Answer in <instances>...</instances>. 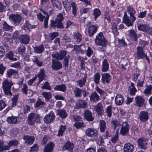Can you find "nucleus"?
<instances>
[{
    "instance_id": "obj_1",
    "label": "nucleus",
    "mask_w": 152,
    "mask_h": 152,
    "mask_svg": "<svg viewBox=\"0 0 152 152\" xmlns=\"http://www.w3.org/2000/svg\"><path fill=\"white\" fill-rule=\"evenodd\" d=\"M136 50V52L134 55L135 58L138 60L145 58L148 63L149 64L150 62L149 58L147 56V53H145L143 48L140 46H138L137 47Z\"/></svg>"
},
{
    "instance_id": "obj_2",
    "label": "nucleus",
    "mask_w": 152,
    "mask_h": 152,
    "mask_svg": "<svg viewBox=\"0 0 152 152\" xmlns=\"http://www.w3.org/2000/svg\"><path fill=\"white\" fill-rule=\"evenodd\" d=\"M40 116L39 114L32 113L28 115L27 121L29 125L32 126L36 123H38L40 121Z\"/></svg>"
},
{
    "instance_id": "obj_3",
    "label": "nucleus",
    "mask_w": 152,
    "mask_h": 152,
    "mask_svg": "<svg viewBox=\"0 0 152 152\" xmlns=\"http://www.w3.org/2000/svg\"><path fill=\"white\" fill-rule=\"evenodd\" d=\"M13 85L12 82L10 80H6L3 81L2 88L5 95L10 96L12 95V93L11 91V88Z\"/></svg>"
},
{
    "instance_id": "obj_4",
    "label": "nucleus",
    "mask_w": 152,
    "mask_h": 152,
    "mask_svg": "<svg viewBox=\"0 0 152 152\" xmlns=\"http://www.w3.org/2000/svg\"><path fill=\"white\" fill-rule=\"evenodd\" d=\"M64 19L63 15L61 14H59L57 16L56 20H51L50 25L51 27L54 28L57 27L58 28H64V26L63 25L62 22Z\"/></svg>"
},
{
    "instance_id": "obj_5",
    "label": "nucleus",
    "mask_w": 152,
    "mask_h": 152,
    "mask_svg": "<svg viewBox=\"0 0 152 152\" xmlns=\"http://www.w3.org/2000/svg\"><path fill=\"white\" fill-rule=\"evenodd\" d=\"M9 18L10 21L15 26L18 25L21 22L22 19V16L18 14L10 15Z\"/></svg>"
},
{
    "instance_id": "obj_6",
    "label": "nucleus",
    "mask_w": 152,
    "mask_h": 152,
    "mask_svg": "<svg viewBox=\"0 0 152 152\" xmlns=\"http://www.w3.org/2000/svg\"><path fill=\"white\" fill-rule=\"evenodd\" d=\"M95 42L96 45H99L100 44H106L107 41L102 32H100L96 35L95 39Z\"/></svg>"
},
{
    "instance_id": "obj_7",
    "label": "nucleus",
    "mask_w": 152,
    "mask_h": 152,
    "mask_svg": "<svg viewBox=\"0 0 152 152\" xmlns=\"http://www.w3.org/2000/svg\"><path fill=\"white\" fill-rule=\"evenodd\" d=\"M67 53L66 50H61L59 53L57 52L56 53L52 54V56L53 58H55L56 59L62 60L65 57Z\"/></svg>"
},
{
    "instance_id": "obj_8",
    "label": "nucleus",
    "mask_w": 152,
    "mask_h": 152,
    "mask_svg": "<svg viewBox=\"0 0 152 152\" xmlns=\"http://www.w3.org/2000/svg\"><path fill=\"white\" fill-rule=\"evenodd\" d=\"M130 126L127 122H124L122 124L120 134L123 136L126 135L129 132Z\"/></svg>"
},
{
    "instance_id": "obj_9",
    "label": "nucleus",
    "mask_w": 152,
    "mask_h": 152,
    "mask_svg": "<svg viewBox=\"0 0 152 152\" xmlns=\"http://www.w3.org/2000/svg\"><path fill=\"white\" fill-rule=\"evenodd\" d=\"M138 146L142 149L145 150L148 148L147 140L143 137H140L137 139Z\"/></svg>"
},
{
    "instance_id": "obj_10",
    "label": "nucleus",
    "mask_w": 152,
    "mask_h": 152,
    "mask_svg": "<svg viewBox=\"0 0 152 152\" xmlns=\"http://www.w3.org/2000/svg\"><path fill=\"white\" fill-rule=\"evenodd\" d=\"M86 135L89 137H94L98 135V131L95 128H90L87 129L85 131Z\"/></svg>"
},
{
    "instance_id": "obj_11",
    "label": "nucleus",
    "mask_w": 152,
    "mask_h": 152,
    "mask_svg": "<svg viewBox=\"0 0 152 152\" xmlns=\"http://www.w3.org/2000/svg\"><path fill=\"white\" fill-rule=\"evenodd\" d=\"M58 60L56 58L52 59L51 66L52 69L58 70L62 67L61 62Z\"/></svg>"
},
{
    "instance_id": "obj_12",
    "label": "nucleus",
    "mask_w": 152,
    "mask_h": 152,
    "mask_svg": "<svg viewBox=\"0 0 152 152\" xmlns=\"http://www.w3.org/2000/svg\"><path fill=\"white\" fill-rule=\"evenodd\" d=\"M130 18L126 16L123 18V22L128 26H132L133 22L136 20V18L135 17H130Z\"/></svg>"
},
{
    "instance_id": "obj_13",
    "label": "nucleus",
    "mask_w": 152,
    "mask_h": 152,
    "mask_svg": "<svg viewBox=\"0 0 152 152\" xmlns=\"http://www.w3.org/2000/svg\"><path fill=\"white\" fill-rule=\"evenodd\" d=\"M137 28L139 30L147 32L150 35H152V31L151 30L149 26L147 25H140L138 26Z\"/></svg>"
},
{
    "instance_id": "obj_14",
    "label": "nucleus",
    "mask_w": 152,
    "mask_h": 152,
    "mask_svg": "<svg viewBox=\"0 0 152 152\" xmlns=\"http://www.w3.org/2000/svg\"><path fill=\"white\" fill-rule=\"evenodd\" d=\"M19 40L21 43L24 44H28L30 40V37L27 35H22L18 38Z\"/></svg>"
},
{
    "instance_id": "obj_15",
    "label": "nucleus",
    "mask_w": 152,
    "mask_h": 152,
    "mask_svg": "<svg viewBox=\"0 0 152 152\" xmlns=\"http://www.w3.org/2000/svg\"><path fill=\"white\" fill-rule=\"evenodd\" d=\"M111 76L108 73L102 74L101 81L103 84L108 83L111 80Z\"/></svg>"
},
{
    "instance_id": "obj_16",
    "label": "nucleus",
    "mask_w": 152,
    "mask_h": 152,
    "mask_svg": "<svg viewBox=\"0 0 152 152\" xmlns=\"http://www.w3.org/2000/svg\"><path fill=\"white\" fill-rule=\"evenodd\" d=\"M94 109L98 115H101L103 113V107L101 102L98 103L95 106Z\"/></svg>"
},
{
    "instance_id": "obj_17",
    "label": "nucleus",
    "mask_w": 152,
    "mask_h": 152,
    "mask_svg": "<svg viewBox=\"0 0 152 152\" xmlns=\"http://www.w3.org/2000/svg\"><path fill=\"white\" fill-rule=\"evenodd\" d=\"M55 118V115L52 113L46 115L44 118V121L46 124L53 121Z\"/></svg>"
},
{
    "instance_id": "obj_18",
    "label": "nucleus",
    "mask_w": 152,
    "mask_h": 152,
    "mask_svg": "<svg viewBox=\"0 0 152 152\" xmlns=\"http://www.w3.org/2000/svg\"><path fill=\"white\" fill-rule=\"evenodd\" d=\"M135 105L139 107H141L145 101V99L141 96H138L135 97Z\"/></svg>"
},
{
    "instance_id": "obj_19",
    "label": "nucleus",
    "mask_w": 152,
    "mask_h": 152,
    "mask_svg": "<svg viewBox=\"0 0 152 152\" xmlns=\"http://www.w3.org/2000/svg\"><path fill=\"white\" fill-rule=\"evenodd\" d=\"M73 148V143L70 142V141H68L64 143L62 149L64 151L68 150L69 151H71L72 150Z\"/></svg>"
},
{
    "instance_id": "obj_20",
    "label": "nucleus",
    "mask_w": 152,
    "mask_h": 152,
    "mask_svg": "<svg viewBox=\"0 0 152 152\" xmlns=\"http://www.w3.org/2000/svg\"><path fill=\"white\" fill-rule=\"evenodd\" d=\"M139 118L140 120L142 122L146 121L148 118V115L147 112L142 111L140 113Z\"/></svg>"
},
{
    "instance_id": "obj_21",
    "label": "nucleus",
    "mask_w": 152,
    "mask_h": 152,
    "mask_svg": "<svg viewBox=\"0 0 152 152\" xmlns=\"http://www.w3.org/2000/svg\"><path fill=\"white\" fill-rule=\"evenodd\" d=\"M127 34L134 41H136L137 40V34L134 30L132 29L128 31L127 32Z\"/></svg>"
},
{
    "instance_id": "obj_22",
    "label": "nucleus",
    "mask_w": 152,
    "mask_h": 152,
    "mask_svg": "<svg viewBox=\"0 0 152 152\" xmlns=\"http://www.w3.org/2000/svg\"><path fill=\"white\" fill-rule=\"evenodd\" d=\"M23 139L25 141V143H27L28 144H33L35 140L34 137L26 135H24Z\"/></svg>"
},
{
    "instance_id": "obj_23",
    "label": "nucleus",
    "mask_w": 152,
    "mask_h": 152,
    "mask_svg": "<svg viewBox=\"0 0 152 152\" xmlns=\"http://www.w3.org/2000/svg\"><path fill=\"white\" fill-rule=\"evenodd\" d=\"M89 97L90 101L91 102H96L100 99L99 96L96 92L92 93Z\"/></svg>"
},
{
    "instance_id": "obj_24",
    "label": "nucleus",
    "mask_w": 152,
    "mask_h": 152,
    "mask_svg": "<svg viewBox=\"0 0 152 152\" xmlns=\"http://www.w3.org/2000/svg\"><path fill=\"white\" fill-rule=\"evenodd\" d=\"M124 99L123 96L120 94H118L115 98V102L117 105H121L124 102Z\"/></svg>"
},
{
    "instance_id": "obj_25",
    "label": "nucleus",
    "mask_w": 152,
    "mask_h": 152,
    "mask_svg": "<svg viewBox=\"0 0 152 152\" xmlns=\"http://www.w3.org/2000/svg\"><path fill=\"white\" fill-rule=\"evenodd\" d=\"M134 149L133 145L130 143H127L124 146V150L125 152H133Z\"/></svg>"
},
{
    "instance_id": "obj_26",
    "label": "nucleus",
    "mask_w": 152,
    "mask_h": 152,
    "mask_svg": "<svg viewBox=\"0 0 152 152\" xmlns=\"http://www.w3.org/2000/svg\"><path fill=\"white\" fill-rule=\"evenodd\" d=\"M19 144V142L16 139H14L10 140L8 143V145H5L4 147L6 148V150H8L10 148L13 146H16Z\"/></svg>"
},
{
    "instance_id": "obj_27",
    "label": "nucleus",
    "mask_w": 152,
    "mask_h": 152,
    "mask_svg": "<svg viewBox=\"0 0 152 152\" xmlns=\"http://www.w3.org/2000/svg\"><path fill=\"white\" fill-rule=\"evenodd\" d=\"M97 27L93 25H90L88 29V34L90 36H92L96 33L97 31Z\"/></svg>"
},
{
    "instance_id": "obj_28",
    "label": "nucleus",
    "mask_w": 152,
    "mask_h": 152,
    "mask_svg": "<svg viewBox=\"0 0 152 152\" xmlns=\"http://www.w3.org/2000/svg\"><path fill=\"white\" fill-rule=\"evenodd\" d=\"M45 75L44 69L43 68L41 69L40 72L37 74V77L39 79V81L37 83L38 84H39L42 81L45 79Z\"/></svg>"
},
{
    "instance_id": "obj_29",
    "label": "nucleus",
    "mask_w": 152,
    "mask_h": 152,
    "mask_svg": "<svg viewBox=\"0 0 152 152\" xmlns=\"http://www.w3.org/2000/svg\"><path fill=\"white\" fill-rule=\"evenodd\" d=\"M85 118L89 121H92L94 119L92 113L88 110H86L85 112Z\"/></svg>"
},
{
    "instance_id": "obj_30",
    "label": "nucleus",
    "mask_w": 152,
    "mask_h": 152,
    "mask_svg": "<svg viewBox=\"0 0 152 152\" xmlns=\"http://www.w3.org/2000/svg\"><path fill=\"white\" fill-rule=\"evenodd\" d=\"M109 64L108 62L107 61L106 59H104L103 61L102 65V71L105 72L107 71L109 69Z\"/></svg>"
},
{
    "instance_id": "obj_31",
    "label": "nucleus",
    "mask_w": 152,
    "mask_h": 152,
    "mask_svg": "<svg viewBox=\"0 0 152 152\" xmlns=\"http://www.w3.org/2000/svg\"><path fill=\"white\" fill-rule=\"evenodd\" d=\"M32 61L35 64L37 65L39 67L43 66V63L42 61L39 60L38 57L36 56H33L31 58Z\"/></svg>"
},
{
    "instance_id": "obj_32",
    "label": "nucleus",
    "mask_w": 152,
    "mask_h": 152,
    "mask_svg": "<svg viewBox=\"0 0 152 152\" xmlns=\"http://www.w3.org/2000/svg\"><path fill=\"white\" fill-rule=\"evenodd\" d=\"M87 78V74L86 73H85L83 78V79L79 80L76 82L77 85L80 88L83 87L84 85H85Z\"/></svg>"
},
{
    "instance_id": "obj_33",
    "label": "nucleus",
    "mask_w": 152,
    "mask_h": 152,
    "mask_svg": "<svg viewBox=\"0 0 152 152\" xmlns=\"http://www.w3.org/2000/svg\"><path fill=\"white\" fill-rule=\"evenodd\" d=\"M54 146V145L53 142H49L45 147L44 152H52Z\"/></svg>"
},
{
    "instance_id": "obj_34",
    "label": "nucleus",
    "mask_w": 152,
    "mask_h": 152,
    "mask_svg": "<svg viewBox=\"0 0 152 152\" xmlns=\"http://www.w3.org/2000/svg\"><path fill=\"white\" fill-rule=\"evenodd\" d=\"M7 121L10 124H15L17 123V118L16 117L12 116L7 118Z\"/></svg>"
},
{
    "instance_id": "obj_35",
    "label": "nucleus",
    "mask_w": 152,
    "mask_h": 152,
    "mask_svg": "<svg viewBox=\"0 0 152 152\" xmlns=\"http://www.w3.org/2000/svg\"><path fill=\"white\" fill-rule=\"evenodd\" d=\"M54 90L56 91H61L64 92L66 90V87L64 84L56 85L54 87Z\"/></svg>"
},
{
    "instance_id": "obj_36",
    "label": "nucleus",
    "mask_w": 152,
    "mask_h": 152,
    "mask_svg": "<svg viewBox=\"0 0 152 152\" xmlns=\"http://www.w3.org/2000/svg\"><path fill=\"white\" fill-rule=\"evenodd\" d=\"M57 114L62 119L65 118L67 116V114L66 111L63 109L58 110Z\"/></svg>"
},
{
    "instance_id": "obj_37",
    "label": "nucleus",
    "mask_w": 152,
    "mask_h": 152,
    "mask_svg": "<svg viewBox=\"0 0 152 152\" xmlns=\"http://www.w3.org/2000/svg\"><path fill=\"white\" fill-rule=\"evenodd\" d=\"M99 127L101 132H104L107 128L105 122L103 120H100L99 124Z\"/></svg>"
},
{
    "instance_id": "obj_38",
    "label": "nucleus",
    "mask_w": 152,
    "mask_h": 152,
    "mask_svg": "<svg viewBox=\"0 0 152 152\" xmlns=\"http://www.w3.org/2000/svg\"><path fill=\"white\" fill-rule=\"evenodd\" d=\"M44 46L42 44L40 45L34 47V51L37 53H42L44 50Z\"/></svg>"
},
{
    "instance_id": "obj_39",
    "label": "nucleus",
    "mask_w": 152,
    "mask_h": 152,
    "mask_svg": "<svg viewBox=\"0 0 152 152\" xmlns=\"http://www.w3.org/2000/svg\"><path fill=\"white\" fill-rule=\"evenodd\" d=\"M87 103L84 100H79L76 104V106L78 108H84L86 107Z\"/></svg>"
},
{
    "instance_id": "obj_40",
    "label": "nucleus",
    "mask_w": 152,
    "mask_h": 152,
    "mask_svg": "<svg viewBox=\"0 0 152 152\" xmlns=\"http://www.w3.org/2000/svg\"><path fill=\"white\" fill-rule=\"evenodd\" d=\"M63 4L64 8L67 11L70 10L71 6V4L68 0L63 1Z\"/></svg>"
},
{
    "instance_id": "obj_41",
    "label": "nucleus",
    "mask_w": 152,
    "mask_h": 152,
    "mask_svg": "<svg viewBox=\"0 0 152 152\" xmlns=\"http://www.w3.org/2000/svg\"><path fill=\"white\" fill-rule=\"evenodd\" d=\"M42 95L45 98L46 101H49L52 98V95L50 92H43Z\"/></svg>"
},
{
    "instance_id": "obj_42",
    "label": "nucleus",
    "mask_w": 152,
    "mask_h": 152,
    "mask_svg": "<svg viewBox=\"0 0 152 152\" xmlns=\"http://www.w3.org/2000/svg\"><path fill=\"white\" fill-rule=\"evenodd\" d=\"M132 72L133 73V80L136 81L137 80L138 77L139 75L140 70L137 68H134L132 70Z\"/></svg>"
},
{
    "instance_id": "obj_43",
    "label": "nucleus",
    "mask_w": 152,
    "mask_h": 152,
    "mask_svg": "<svg viewBox=\"0 0 152 152\" xmlns=\"http://www.w3.org/2000/svg\"><path fill=\"white\" fill-rule=\"evenodd\" d=\"M129 92L130 95H134L137 90L135 88L133 83H131V86L129 87Z\"/></svg>"
},
{
    "instance_id": "obj_44",
    "label": "nucleus",
    "mask_w": 152,
    "mask_h": 152,
    "mask_svg": "<svg viewBox=\"0 0 152 152\" xmlns=\"http://www.w3.org/2000/svg\"><path fill=\"white\" fill-rule=\"evenodd\" d=\"M18 73V71L15 70L10 69L7 71V75L8 77H10L12 75H16Z\"/></svg>"
},
{
    "instance_id": "obj_45",
    "label": "nucleus",
    "mask_w": 152,
    "mask_h": 152,
    "mask_svg": "<svg viewBox=\"0 0 152 152\" xmlns=\"http://www.w3.org/2000/svg\"><path fill=\"white\" fill-rule=\"evenodd\" d=\"M73 37L74 38L76 39V42H79L82 40V39L81 35L78 32L74 33Z\"/></svg>"
},
{
    "instance_id": "obj_46",
    "label": "nucleus",
    "mask_w": 152,
    "mask_h": 152,
    "mask_svg": "<svg viewBox=\"0 0 152 152\" xmlns=\"http://www.w3.org/2000/svg\"><path fill=\"white\" fill-rule=\"evenodd\" d=\"M45 103L42 101L39 98L37 101L36 102L35 106L36 107L42 108L45 105Z\"/></svg>"
},
{
    "instance_id": "obj_47",
    "label": "nucleus",
    "mask_w": 152,
    "mask_h": 152,
    "mask_svg": "<svg viewBox=\"0 0 152 152\" xmlns=\"http://www.w3.org/2000/svg\"><path fill=\"white\" fill-rule=\"evenodd\" d=\"M82 90L78 87H75L74 89V92L76 97H81Z\"/></svg>"
},
{
    "instance_id": "obj_48",
    "label": "nucleus",
    "mask_w": 152,
    "mask_h": 152,
    "mask_svg": "<svg viewBox=\"0 0 152 152\" xmlns=\"http://www.w3.org/2000/svg\"><path fill=\"white\" fill-rule=\"evenodd\" d=\"M66 129V126H64L61 125L59 126L57 136H62L64 132Z\"/></svg>"
},
{
    "instance_id": "obj_49",
    "label": "nucleus",
    "mask_w": 152,
    "mask_h": 152,
    "mask_svg": "<svg viewBox=\"0 0 152 152\" xmlns=\"http://www.w3.org/2000/svg\"><path fill=\"white\" fill-rule=\"evenodd\" d=\"M152 90V87L151 85H149L147 86L144 91V93L145 95H151V94Z\"/></svg>"
},
{
    "instance_id": "obj_50",
    "label": "nucleus",
    "mask_w": 152,
    "mask_h": 152,
    "mask_svg": "<svg viewBox=\"0 0 152 152\" xmlns=\"http://www.w3.org/2000/svg\"><path fill=\"white\" fill-rule=\"evenodd\" d=\"M43 13L45 15V18L44 20V27L46 28L47 27L48 25V20L49 18V15L48 14L44 11H42Z\"/></svg>"
},
{
    "instance_id": "obj_51",
    "label": "nucleus",
    "mask_w": 152,
    "mask_h": 152,
    "mask_svg": "<svg viewBox=\"0 0 152 152\" xmlns=\"http://www.w3.org/2000/svg\"><path fill=\"white\" fill-rule=\"evenodd\" d=\"M83 45V44H82L80 45H75L73 50H76L79 53H83L84 51L81 48V47Z\"/></svg>"
},
{
    "instance_id": "obj_52",
    "label": "nucleus",
    "mask_w": 152,
    "mask_h": 152,
    "mask_svg": "<svg viewBox=\"0 0 152 152\" xmlns=\"http://www.w3.org/2000/svg\"><path fill=\"white\" fill-rule=\"evenodd\" d=\"M26 48L23 45H20L19 47L18 48V52L20 54H23L25 52Z\"/></svg>"
},
{
    "instance_id": "obj_53",
    "label": "nucleus",
    "mask_w": 152,
    "mask_h": 152,
    "mask_svg": "<svg viewBox=\"0 0 152 152\" xmlns=\"http://www.w3.org/2000/svg\"><path fill=\"white\" fill-rule=\"evenodd\" d=\"M12 26L8 25L5 21L3 23V28L5 31H8L12 29Z\"/></svg>"
},
{
    "instance_id": "obj_54",
    "label": "nucleus",
    "mask_w": 152,
    "mask_h": 152,
    "mask_svg": "<svg viewBox=\"0 0 152 152\" xmlns=\"http://www.w3.org/2000/svg\"><path fill=\"white\" fill-rule=\"evenodd\" d=\"M93 14L94 16L95 20H96L97 18L101 15L100 10L98 8L95 9L94 10Z\"/></svg>"
},
{
    "instance_id": "obj_55",
    "label": "nucleus",
    "mask_w": 152,
    "mask_h": 152,
    "mask_svg": "<svg viewBox=\"0 0 152 152\" xmlns=\"http://www.w3.org/2000/svg\"><path fill=\"white\" fill-rule=\"evenodd\" d=\"M51 2L53 6L56 7L57 8L60 9L61 7V4L60 2L57 0H52Z\"/></svg>"
},
{
    "instance_id": "obj_56",
    "label": "nucleus",
    "mask_w": 152,
    "mask_h": 152,
    "mask_svg": "<svg viewBox=\"0 0 152 152\" xmlns=\"http://www.w3.org/2000/svg\"><path fill=\"white\" fill-rule=\"evenodd\" d=\"M111 123L112 124L114 130L116 129L117 126L120 127V124L119 122L115 120H113L111 121Z\"/></svg>"
},
{
    "instance_id": "obj_57",
    "label": "nucleus",
    "mask_w": 152,
    "mask_h": 152,
    "mask_svg": "<svg viewBox=\"0 0 152 152\" xmlns=\"http://www.w3.org/2000/svg\"><path fill=\"white\" fill-rule=\"evenodd\" d=\"M127 10L130 14V17H134V15L135 13V11L133 8L131 7L128 6L127 7Z\"/></svg>"
},
{
    "instance_id": "obj_58",
    "label": "nucleus",
    "mask_w": 152,
    "mask_h": 152,
    "mask_svg": "<svg viewBox=\"0 0 152 152\" xmlns=\"http://www.w3.org/2000/svg\"><path fill=\"white\" fill-rule=\"evenodd\" d=\"M71 6L72 8V14L74 15V16L76 17L77 14L76 6L74 2H73L71 3Z\"/></svg>"
},
{
    "instance_id": "obj_59",
    "label": "nucleus",
    "mask_w": 152,
    "mask_h": 152,
    "mask_svg": "<svg viewBox=\"0 0 152 152\" xmlns=\"http://www.w3.org/2000/svg\"><path fill=\"white\" fill-rule=\"evenodd\" d=\"M100 78V75L99 73H96L94 75V81L96 84H98Z\"/></svg>"
},
{
    "instance_id": "obj_60",
    "label": "nucleus",
    "mask_w": 152,
    "mask_h": 152,
    "mask_svg": "<svg viewBox=\"0 0 152 152\" xmlns=\"http://www.w3.org/2000/svg\"><path fill=\"white\" fill-rule=\"evenodd\" d=\"M74 125L76 129L84 127V123L82 121L75 122Z\"/></svg>"
},
{
    "instance_id": "obj_61",
    "label": "nucleus",
    "mask_w": 152,
    "mask_h": 152,
    "mask_svg": "<svg viewBox=\"0 0 152 152\" xmlns=\"http://www.w3.org/2000/svg\"><path fill=\"white\" fill-rule=\"evenodd\" d=\"M31 27V25L29 21H26L23 26L22 27V28L25 30L26 31L29 30Z\"/></svg>"
},
{
    "instance_id": "obj_62",
    "label": "nucleus",
    "mask_w": 152,
    "mask_h": 152,
    "mask_svg": "<svg viewBox=\"0 0 152 152\" xmlns=\"http://www.w3.org/2000/svg\"><path fill=\"white\" fill-rule=\"evenodd\" d=\"M70 57V56L69 55H67L64 58L63 61V64L65 67H67L68 66L69 60Z\"/></svg>"
},
{
    "instance_id": "obj_63",
    "label": "nucleus",
    "mask_w": 152,
    "mask_h": 152,
    "mask_svg": "<svg viewBox=\"0 0 152 152\" xmlns=\"http://www.w3.org/2000/svg\"><path fill=\"white\" fill-rule=\"evenodd\" d=\"M7 58H9L10 60L13 61L16 60V58H13V53L12 51H10L6 54Z\"/></svg>"
},
{
    "instance_id": "obj_64",
    "label": "nucleus",
    "mask_w": 152,
    "mask_h": 152,
    "mask_svg": "<svg viewBox=\"0 0 152 152\" xmlns=\"http://www.w3.org/2000/svg\"><path fill=\"white\" fill-rule=\"evenodd\" d=\"M18 94L17 95L14 96L12 98V105L13 106L16 105L18 101Z\"/></svg>"
}]
</instances>
